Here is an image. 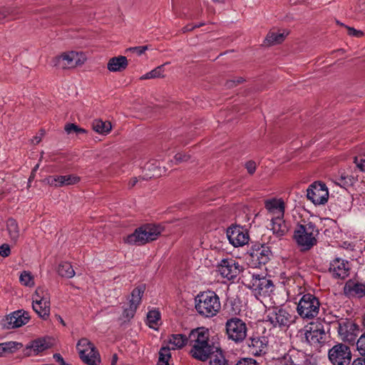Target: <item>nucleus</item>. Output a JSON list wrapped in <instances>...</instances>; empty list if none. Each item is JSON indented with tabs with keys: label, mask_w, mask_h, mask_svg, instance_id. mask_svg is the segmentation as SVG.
I'll list each match as a JSON object with an SVG mask.
<instances>
[{
	"label": "nucleus",
	"mask_w": 365,
	"mask_h": 365,
	"mask_svg": "<svg viewBox=\"0 0 365 365\" xmlns=\"http://www.w3.org/2000/svg\"><path fill=\"white\" fill-rule=\"evenodd\" d=\"M210 332L205 327H198L190 331L187 340L192 346L190 354L192 357L205 361L208 358L214 346L209 343Z\"/></svg>",
	"instance_id": "obj_1"
},
{
	"label": "nucleus",
	"mask_w": 365,
	"mask_h": 365,
	"mask_svg": "<svg viewBox=\"0 0 365 365\" xmlns=\"http://www.w3.org/2000/svg\"><path fill=\"white\" fill-rule=\"evenodd\" d=\"M197 312L203 317L210 318L217 314L221 309L220 298L212 291L203 292L195 298Z\"/></svg>",
	"instance_id": "obj_2"
},
{
	"label": "nucleus",
	"mask_w": 365,
	"mask_h": 365,
	"mask_svg": "<svg viewBox=\"0 0 365 365\" xmlns=\"http://www.w3.org/2000/svg\"><path fill=\"white\" fill-rule=\"evenodd\" d=\"M319 235V231L315 224L309 222L297 226L294 239L302 251H307L317 245Z\"/></svg>",
	"instance_id": "obj_3"
},
{
	"label": "nucleus",
	"mask_w": 365,
	"mask_h": 365,
	"mask_svg": "<svg viewBox=\"0 0 365 365\" xmlns=\"http://www.w3.org/2000/svg\"><path fill=\"white\" fill-rule=\"evenodd\" d=\"M163 230V227L160 225H145L127 236L125 242L130 245H143L157 240Z\"/></svg>",
	"instance_id": "obj_4"
},
{
	"label": "nucleus",
	"mask_w": 365,
	"mask_h": 365,
	"mask_svg": "<svg viewBox=\"0 0 365 365\" xmlns=\"http://www.w3.org/2000/svg\"><path fill=\"white\" fill-rule=\"evenodd\" d=\"M32 308L38 316L46 320L51 312V297L48 290L43 287H38L32 294Z\"/></svg>",
	"instance_id": "obj_5"
},
{
	"label": "nucleus",
	"mask_w": 365,
	"mask_h": 365,
	"mask_svg": "<svg viewBox=\"0 0 365 365\" xmlns=\"http://www.w3.org/2000/svg\"><path fill=\"white\" fill-rule=\"evenodd\" d=\"M319 300L312 294H304L297 302V312L303 319H314L319 314Z\"/></svg>",
	"instance_id": "obj_6"
},
{
	"label": "nucleus",
	"mask_w": 365,
	"mask_h": 365,
	"mask_svg": "<svg viewBox=\"0 0 365 365\" xmlns=\"http://www.w3.org/2000/svg\"><path fill=\"white\" fill-rule=\"evenodd\" d=\"M86 60V57L83 53L69 51L54 57L51 63L58 68L68 69L82 66Z\"/></svg>",
	"instance_id": "obj_7"
},
{
	"label": "nucleus",
	"mask_w": 365,
	"mask_h": 365,
	"mask_svg": "<svg viewBox=\"0 0 365 365\" xmlns=\"http://www.w3.org/2000/svg\"><path fill=\"white\" fill-rule=\"evenodd\" d=\"M225 329L228 339L237 344L242 342L247 336V324L238 317L227 319L225 323Z\"/></svg>",
	"instance_id": "obj_8"
},
{
	"label": "nucleus",
	"mask_w": 365,
	"mask_h": 365,
	"mask_svg": "<svg viewBox=\"0 0 365 365\" xmlns=\"http://www.w3.org/2000/svg\"><path fill=\"white\" fill-rule=\"evenodd\" d=\"M80 358L88 365H99L100 355L95 346L86 338L81 339L76 346Z\"/></svg>",
	"instance_id": "obj_9"
},
{
	"label": "nucleus",
	"mask_w": 365,
	"mask_h": 365,
	"mask_svg": "<svg viewBox=\"0 0 365 365\" xmlns=\"http://www.w3.org/2000/svg\"><path fill=\"white\" fill-rule=\"evenodd\" d=\"M352 354L346 344L339 343L332 346L328 352V358L333 365H349Z\"/></svg>",
	"instance_id": "obj_10"
},
{
	"label": "nucleus",
	"mask_w": 365,
	"mask_h": 365,
	"mask_svg": "<svg viewBox=\"0 0 365 365\" xmlns=\"http://www.w3.org/2000/svg\"><path fill=\"white\" fill-rule=\"evenodd\" d=\"M247 277L250 281V287L255 292V295L267 296L272 292L274 285L270 279L251 272H248Z\"/></svg>",
	"instance_id": "obj_11"
},
{
	"label": "nucleus",
	"mask_w": 365,
	"mask_h": 365,
	"mask_svg": "<svg viewBox=\"0 0 365 365\" xmlns=\"http://www.w3.org/2000/svg\"><path fill=\"white\" fill-rule=\"evenodd\" d=\"M242 271V265L233 258L222 259L217 265V272L227 280L235 279Z\"/></svg>",
	"instance_id": "obj_12"
},
{
	"label": "nucleus",
	"mask_w": 365,
	"mask_h": 365,
	"mask_svg": "<svg viewBox=\"0 0 365 365\" xmlns=\"http://www.w3.org/2000/svg\"><path fill=\"white\" fill-rule=\"evenodd\" d=\"M338 335L345 342L354 343L359 333V327L352 321L344 319L336 324Z\"/></svg>",
	"instance_id": "obj_13"
},
{
	"label": "nucleus",
	"mask_w": 365,
	"mask_h": 365,
	"mask_svg": "<svg viewBox=\"0 0 365 365\" xmlns=\"http://www.w3.org/2000/svg\"><path fill=\"white\" fill-rule=\"evenodd\" d=\"M307 197L316 205H324L329 199L328 188L324 183L314 182L309 186Z\"/></svg>",
	"instance_id": "obj_14"
},
{
	"label": "nucleus",
	"mask_w": 365,
	"mask_h": 365,
	"mask_svg": "<svg viewBox=\"0 0 365 365\" xmlns=\"http://www.w3.org/2000/svg\"><path fill=\"white\" fill-rule=\"evenodd\" d=\"M267 318L273 326L282 327H289L295 321L296 317L284 309L275 307L269 311Z\"/></svg>",
	"instance_id": "obj_15"
},
{
	"label": "nucleus",
	"mask_w": 365,
	"mask_h": 365,
	"mask_svg": "<svg viewBox=\"0 0 365 365\" xmlns=\"http://www.w3.org/2000/svg\"><path fill=\"white\" fill-rule=\"evenodd\" d=\"M227 237L230 243L235 247L247 245L250 240L247 231L238 225L230 227L227 230Z\"/></svg>",
	"instance_id": "obj_16"
},
{
	"label": "nucleus",
	"mask_w": 365,
	"mask_h": 365,
	"mask_svg": "<svg viewBox=\"0 0 365 365\" xmlns=\"http://www.w3.org/2000/svg\"><path fill=\"white\" fill-rule=\"evenodd\" d=\"M307 342L314 346L319 347L325 342L326 334L321 324H312L305 333Z\"/></svg>",
	"instance_id": "obj_17"
},
{
	"label": "nucleus",
	"mask_w": 365,
	"mask_h": 365,
	"mask_svg": "<svg viewBox=\"0 0 365 365\" xmlns=\"http://www.w3.org/2000/svg\"><path fill=\"white\" fill-rule=\"evenodd\" d=\"M30 316L29 312L20 309L8 315L4 320V327L6 329H15L22 327L29 322Z\"/></svg>",
	"instance_id": "obj_18"
},
{
	"label": "nucleus",
	"mask_w": 365,
	"mask_h": 365,
	"mask_svg": "<svg viewBox=\"0 0 365 365\" xmlns=\"http://www.w3.org/2000/svg\"><path fill=\"white\" fill-rule=\"evenodd\" d=\"M145 289L144 285H140L132 291L130 299H129V307L125 309L123 312L125 317L130 319L134 316L138 307L141 303V299Z\"/></svg>",
	"instance_id": "obj_19"
},
{
	"label": "nucleus",
	"mask_w": 365,
	"mask_h": 365,
	"mask_svg": "<svg viewBox=\"0 0 365 365\" xmlns=\"http://www.w3.org/2000/svg\"><path fill=\"white\" fill-rule=\"evenodd\" d=\"M267 215L271 218L284 217L285 203L282 198H271L264 201Z\"/></svg>",
	"instance_id": "obj_20"
},
{
	"label": "nucleus",
	"mask_w": 365,
	"mask_h": 365,
	"mask_svg": "<svg viewBox=\"0 0 365 365\" xmlns=\"http://www.w3.org/2000/svg\"><path fill=\"white\" fill-rule=\"evenodd\" d=\"M350 267L349 262L341 258L332 260L329 265V272L338 278L344 279L349 275Z\"/></svg>",
	"instance_id": "obj_21"
},
{
	"label": "nucleus",
	"mask_w": 365,
	"mask_h": 365,
	"mask_svg": "<svg viewBox=\"0 0 365 365\" xmlns=\"http://www.w3.org/2000/svg\"><path fill=\"white\" fill-rule=\"evenodd\" d=\"M52 346V342L50 339L40 338L32 341L26 346L27 354L29 355L38 354Z\"/></svg>",
	"instance_id": "obj_22"
},
{
	"label": "nucleus",
	"mask_w": 365,
	"mask_h": 365,
	"mask_svg": "<svg viewBox=\"0 0 365 365\" xmlns=\"http://www.w3.org/2000/svg\"><path fill=\"white\" fill-rule=\"evenodd\" d=\"M267 341L264 336H252L248 342L251 353L255 356H260L265 353Z\"/></svg>",
	"instance_id": "obj_23"
},
{
	"label": "nucleus",
	"mask_w": 365,
	"mask_h": 365,
	"mask_svg": "<svg viewBox=\"0 0 365 365\" xmlns=\"http://www.w3.org/2000/svg\"><path fill=\"white\" fill-rule=\"evenodd\" d=\"M344 292L349 296L361 298L365 297V284L350 280L346 283Z\"/></svg>",
	"instance_id": "obj_24"
},
{
	"label": "nucleus",
	"mask_w": 365,
	"mask_h": 365,
	"mask_svg": "<svg viewBox=\"0 0 365 365\" xmlns=\"http://www.w3.org/2000/svg\"><path fill=\"white\" fill-rule=\"evenodd\" d=\"M271 251L267 246L262 245L251 254L252 261L258 265L265 264L270 259Z\"/></svg>",
	"instance_id": "obj_25"
},
{
	"label": "nucleus",
	"mask_w": 365,
	"mask_h": 365,
	"mask_svg": "<svg viewBox=\"0 0 365 365\" xmlns=\"http://www.w3.org/2000/svg\"><path fill=\"white\" fill-rule=\"evenodd\" d=\"M284 217L271 218V230L273 235L281 239L288 232V227L283 220Z\"/></svg>",
	"instance_id": "obj_26"
},
{
	"label": "nucleus",
	"mask_w": 365,
	"mask_h": 365,
	"mask_svg": "<svg viewBox=\"0 0 365 365\" xmlns=\"http://www.w3.org/2000/svg\"><path fill=\"white\" fill-rule=\"evenodd\" d=\"M128 65L125 56H119L111 58L107 64V68L110 72H120L125 70Z\"/></svg>",
	"instance_id": "obj_27"
},
{
	"label": "nucleus",
	"mask_w": 365,
	"mask_h": 365,
	"mask_svg": "<svg viewBox=\"0 0 365 365\" xmlns=\"http://www.w3.org/2000/svg\"><path fill=\"white\" fill-rule=\"evenodd\" d=\"M288 32L286 31H270L265 38L264 43L267 46H272L282 43L287 36Z\"/></svg>",
	"instance_id": "obj_28"
},
{
	"label": "nucleus",
	"mask_w": 365,
	"mask_h": 365,
	"mask_svg": "<svg viewBox=\"0 0 365 365\" xmlns=\"http://www.w3.org/2000/svg\"><path fill=\"white\" fill-rule=\"evenodd\" d=\"M187 341V339L182 334H172L169 338L168 343L170 346L168 347L170 348V350L181 349L185 346Z\"/></svg>",
	"instance_id": "obj_29"
},
{
	"label": "nucleus",
	"mask_w": 365,
	"mask_h": 365,
	"mask_svg": "<svg viewBox=\"0 0 365 365\" xmlns=\"http://www.w3.org/2000/svg\"><path fill=\"white\" fill-rule=\"evenodd\" d=\"M92 128L94 131L101 135H107L111 130L112 126L110 122L103 121L101 119H96L92 123Z\"/></svg>",
	"instance_id": "obj_30"
},
{
	"label": "nucleus",
	"mask_w": 365,
	"mask_h": 365,
	"mask_svg": "<svg viewBox=\"0 0 365 365\" xmlns=\"http://www.w3.org/2000/svg\"><path fill=\"white\" fill-rule=\"evenodd\" d=\"M6 230L11 240L16 242L19 237V228L16 221L12 218L6 222Z\"/></svg>",
	"instance_id": "obj_31"
},
{
	"label": "nucleus",
	"mask_w": 365,
	"mask_h": 365,
	"mask_svg": "<svg viewBox=\"0 0 365 365\" xmlns=\"http://www.w3.org/2000/svg\"><path fill=\"white\" fill-rule=\"evenodd\" d=\"M209 357L210 365H228L222 351L215 347Z\"/></svg>",
	"instance_id": "obj_32"
},
{
	"label": "nucleus",
	"mask_w": 365,
	"mask_h": 365,
	"mask_svg": "<svg viewBox=\"0 0 365 365\" xmlns=\"http://www.w3.org/2000/svg\"><path fill=\"white\" fill-rule=\"evenodd\" d=\"M0 9L3 21L14 19L19 14L17 7L14 6H1Z\"/></svg>",
	"instance_id": "obj_33"
},
{
	"label": "nucleus",
	"mask_w": 365,
	"mask_h": 365,
	"mask_svg": "<svg viewBox=\"0 0 365 365\" xmlns=\"http://www.w3.org/2000/svg\"><path fill=\"white\" fill-rule=\"evenodd\" d=\"M23 346L22 344L16 341H7L0 344V356L6 353H12Z\"/></svg>",
	"instance_id": "obj_34"
},
{
	"label": "nucleus",
	"mask_w": 365,
	"mask_h": 365,
	"mask_svg": "<svg viewBox=\"0 0 365 365\" xmlns=\"http://www.w3.org/2000/svg\"><path fill=\"white\" fill-rule=\"evenodd\" d=\"M58 273L63 277L71 278L75 275V271L69 262H63L59 264Z\"/></svg>",
	"instance_id": "obj_35"
},
{
	"label": "nucleus",
	"mask_w": 365,
	"mask_h": 365,
	"mask_svg": "<svg viewBox=\"0 0 365 365\" xmlns=\"http://www.w3.org/2000/svg\"><path fill=\"white\" fill-rule=\"evenodd\" d=\"M164 66H165V64L156 67L155 68L150 71V72H148L145 74L140 76V79L143 81V80H147V79H153V78L164 77V71H165Z\"/></svg>",
	"instance_id": "obj_36"
},
{
	"label": "nucleus",
	"mask_w": 365,
	"mask_h": 365,
	"mask_svg": "<svg viewBox=\"0 0 365 365\" xmlns=\"http://www.w3.org/2000/svg\"><path fill=\"white\" fill-rule=\"evenodd\" d=\"M170 358V349L168 346H162L159 351L158 365H170L169 361Z\"/></svg>",
	"instance_id": "obj_37"
},
{
	"label": "nucleus",
	"mask_w": 365,
	"mask_h": 365,
	"mask_svg": "<svg viewBox=\"0 0 365 365\" xmlns=\"http://www.w3.org/2000/svg\"><path fill=\"white\" fill-rule=\"evenodd\" d=\"M160 319V314L157 310H151L147 315V324L148 326L154 329H157L158 322Z\"/></svg>",
	"instance_id": "obj_38"
},
{
	"label": "nucleus",
	"mask_w": 365,
	"mask_h": 365,
	"mask_svg": "<svg viewBox=\"0 0 365 365\" xmlns=\"http://www.w3.org/2000/svg\"><path fill=\"white\" fill-rule=\"evenodd\" d=\"M20 283L26 287H32L35 285L34 277L29 271H23L19 276Z\"/></svg>",
	"instance_id": "obj_39"
},
{
	"label": "nucleus",
	"mask_w": 365,
	"mask_h": 365,
	"mask_svg": "<svg viewBox=\"0 0 365 365\" xmlns=\"http://www.w3.org/2000/svg\"><path fill=\"white\" fill-rule=\"evenodd\" d=\"M63 186L73 185L78 183L80 180L79 177L74 175H62Z\"/></svg>",
	"instance_id": "obj_40"
},
{
	"label": "nucleus",
	"mask_w": 365,
	"mask_h": 365,
	"mask_svg": "<svg viewBox=\"0 0 365 365\" xmlns=\"http://www.w3.org/2000/svg\"><path fill=\"white\" fill-rule=\"evenodd\" d=\"M62 175H53V176H48L46 181V182L53 187H63L62 184Z\"/></svg>",
	"instance_id": "obj_41"
},
{
	"label": "nucleus",
	"mask_w": 365,
	"mask_h": 365,
	"mask_svg": "<svg viewBox=\"0 0 365 365\" xmlns=\"http://www.w3.org/2000/svg\"><path fill=\"white\" fill-rule=\"evenodd\" d=\"M356 350L361 356H365V332L356 341Z\"/></svg>",
	"instance_id": "obj_42"
},
{
	"label": "nucleus",
	"mask_w": 365,
	"mask_h": 365,
	"mask_svg": "<svg viewBox=\"0 0 365 365\" xmlns=\"http://www.w3.org/2000/svg\"><path fill=\"white\" fill-rule=\"evenodd\" d=\"M65 130L67 133L70 134L71 133H84L86 130L83 128L78 127L76 125L71 123L68 124L65 126Z\"/></svg>",
	"instance_id": "obj_43"
},
{
	"label": "nucleus",
	"mask_w": 365,
	"mask_h": 365,
	"mask_svg": "<svg viewBox=\"0 0 365 365\" xmlns=\"http://www.w3.org/2000/svg\"><path fill=\"white\" fill-rule=\"evenodd\" d=\"M356 167L362 172H365V155H359L354 158Z\"/></svg>",
	"instance_id": "obj_44"
},
{
	"label": "nucleus",
	"mask_w": 365,
	"mask_h": 365,
	"mask_svg": "<svg viewBox=\"0 0 365 365\" xmlns=\"http://www.w3.org/2000/svg\"><path fill=\"white\" fill-rule=\"evenodd\" d=\"M235 365H260L256 360L251 358H244L237 361Z\"/></svg>",
	"instance_id": "obj_45"
},
{
	"label": "nucleus",
	"mask_w": 365,
	"mask_h": 365,
	"mask_svg": "<svg viewBox=\"0 0 365 365\" xmlns=\"http://www.w3.org/2000/svg\"><path fill=\"white\" fill-rule=\"evenodd\" d=\"M346 29L348 30V34L349 36L359 38V37L363 36V35H364V32L362 31L356 30V29L349 27V26H346Z\"/></svg>",
	"instance_id": "obj_46"
},
{
	"label": "nucleus",
	"mask_w": 365,
	"mask_h": 365,
	"mask_svg": "<svg viewBox=\"0 0 365 365\" xmlns=\"http://www.w3.org/2000/svg\"><path fill=\"white\" fill-rule=\"evenodd\" d=\"M11 253L10 247L7 244H3L0 246V255L3 257H8Z\"/></svg>",
	"instance_id": "obj_47"
},
{
	"label": "nucleus",
	"mask_w": 365,
	"mask_h": 365,
	"mask_svg": "<svg viewBox=\"0 0 365 365\" xmlns=\"http://www.w3.org/2000/svg\"><path fill=\"white\" fill-rule=\"evenodd\" d=\"M148 46H136L129 48V51L137 53L138 56L143 54L146 50H148Z\"/></svg>",
	"instance_id": "obj_48"
},
{
	"label": "nucleus",
	"mask_w": 365,
	"mask_h": 365,
	"mask_svg": "<svg viewBox=\"0 0 365 365\" xmlns=\"http://www.w3.org/2000/svg\"><path fill=\"white\" fill-rule=\"evenodd\" d=\"M190 156L182 153H177L175 155V160L177 163L185 162L188 160Z\"/></svg>",
	"instance_id": "obj_49"
},
{
	"label": "nucleus",
	"mask_w": 365,
	"mask_h": 365,
	"mask_svg": "<svg viewBox=\"0 0 365 365\" xmlns=\"http://www.w3.org/2000/svg\"><path fill=\"white\" fill-rule=\"evenodd\" d=\"M245 168L250 174H253L256 170V163L254 161H248L245 164Z\"/></svg>",
	"instance_id": "obj_50"
},
{
	"label": "nucleus",
	"mask_w": 365,
	"mask_h": 365,
	"mask_svg": "<svg viewBox=\"0 0 365 365\" xmlns=\"http://www.w3.org/2000/svg\"><path fill=\"white\" fill-rule=\"evenodd\" d=\"M351 365H365V356H359L354 359Z\"/></svg>",
	"instance_id": "obj_51"
},
{
	"label": "nucleus",
	"mask_w": 365,
	"mask_h": 365,
	"mask_svg": "<svg viewBox=\"0 0 365 365\" xmlns=\"http://www.w3.org/2000/svg\"><path fill=\"white\" fill-rule=\"evenodd\" d=\"M53 358L56 360V361L59 362L61 365H67L66 361L63 360L61 354H55L53 355Z\"/></svg>",
	"instance_id": "obj_52"
},
{
	"label": "nucleus",
	"mask_w": 365,
	"mask_h": 365,
	"mask_svg": "<svg viewBox=\"0 0 365 365\" xmlns=\"http://www.w3.org/2000/svg\"><path fill=\"white\" fill-rule=\"evenodd\" d=\"M44 135V132L43 130L41 131L40 135H36L32 140L33 143L37 144L41 141L42 137Z\"/></svg>",
	"instance_id": "obj_53"
},
{
	"label": "nucleus",
	"mask_w": 365,
	"mask_h": 365,
	"mask_svg": "<svg viewBox=\"0 0 365 365\" xmlns=\"http://www.w3.org/2000/svg\"><path fill=\"white\" fill-rule=\"evenodd\" d=\"M137 182H138V178H133L130 180V181L128 182V186L130 187H134L136 185Z\"/></svg>",
	"instance_id": "obj_54"
},
{
	"label": "nucleus",
	"mask_w": 365,
	"mask_h": 365,
	"mask_svg": "<svg viewBox=\"0 0 365 365\" xmlns=\"http://www.w3.org/2000/svg\"><path fill=\"white\" fill-rule=\"evenodd\" d=\"M117 361H118V356H117V354H115L113 355L110 365H116Z\"/></svg>",
	"instance_id": "obj_55"
},
{
	"label": "nucleus",
	"mask_w": 365,
	"mask_h": 365,
	"mask_svg": "<svg viewBox=\"0 0 365 365\" xmlns=\"http://www.w3.org/2000/svg\"><path fill=\"white\" fill-rule=\"evenodd\" d=\"M199 26H197V25H196V26H190V27L187 26H186V27H185V28H184V31H191V30H192L195 27H199Z\"/></svg>",
	"instance_id": "obj_56"
},
{
	"label": "nucleus",
	"mask_w": 365,
	"mask_h": 365,
	"mask_svg": "<svg viewBox=\"0 0 365 365\" xmlns=\"http://www.w3.org/2000/svg\"><path fill=\"white\" fill-rule=\"evenodd\" d=\"M215 3H223L225 0H212Z\"/></svg>",
	"instance_id": "obj_57"
},
{
	"label": "nucleus",
	"mask_w": 365,
	"mask_h": 365,
	"mask_svg": "<svg viewBox=\"0 0 365 365\" xmlns=\"http://www.w3.org/2000/svg\"><path fill=\"white\" fill-rule=\"evenodd\" d=\"M38 166H39V165H38V164H37V165H35V167H34V169H33V172H34H34H36V171L38 170Z\"/></svg>",
	"instance_id": "obj_58"
},
{
	"label": "nucleus",
	"mask_w": 365,
	"mask_h": 365,
	"mask_svg": "<svg viewBox=\"0 0 365 365\" xmlns=\"http://www.w3.org/2000/svg\"><path fill=\"white\" fill-rule=\"evenodd\" d=\"M59 319H60V322L61 324H63V325H65L64 322H63V320L62 319V318L61 317H59Z\"/></svg>",
	"instance_id": "obj_59"
},
{
	"label": "nucleus",
	"mask_w": 365,
	"mask_h": 365,
	"mask_svg": "<svg viewBox=\"0 0 365 365\" xmlns=\"http://www.w3.org/2000/svg\"><path fill=\"white\" fill-rule=\"evenodd\" d=\"M242 79H241V78H239V79L237 80V83H240V82H242Z\"/></svg>",
	"instance_id": "obj_60"
},
{
	"label": "nucleus",
	"mask_w": 365,
	"mask_h": 365,
	"mask_svg": "<svg viewBox=\"0 0 365 365\" xmlns=\"http://www.w3.org/2000/svg\"><path fill=\"white\" fill-rule=\"evenodd\" d=\"M230 83H231L232 85L235 84V81H230Z\"/></svg>",
	"instance_id": "obj_61"
},
{
	"label": "nucleus",
	"mask_w": 365,
	"mask_h": 365,
	"mask_svg": "<svg viewBox=\"0 0 365 365\" xmlns=\"http://www.w3.org/2000/svg\"><path fill=\"white\" fill-rule=\"evenodd\" d=\"M67 365H69V364H67Z\"/></svg>",
	"instance_id": "obj_62"
}]
</instances>
